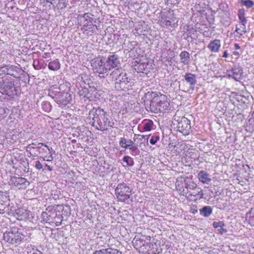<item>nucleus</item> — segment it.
<instances>
[{
  "label": "nucleus",
  "instance_id": "4be33fe9",
  "mask_svg": "<svg viewBox=\"0 0 254 254\" xmlns=\"http://www.w3.org/2000/svg\"><path fill=\"white\" fill-rule=\"evenodd\" d=\"M15 68L16 67L9 65L1 67L0 70L4 74L10 75L14 77Z\"/></svg>",
  "mask_w": 254,
  "mask_h": 254
},
{
  "label": "nucleus",
  "instance_id": "473e14b6",
  "mask_svg": "<svg viewBox=\"0 0 254 254\" xmlns=\"http://www.w3.org/2000/svg\"><path fill=\"white\" fill-rule=\"evenodd\" d=\"M38 146L36 147L39 150L40 153H47V149H48V146L46 144H44L43 143H39L38 144Z\"/></svg>",
  "mask_w": 254,
  "mask_h": 254
},
{
  "label": "nucleus",
  "instance_id": "58836bf2",
  "mask_svg": "<svg viewBox=\"0 0 254 254\" xmlns=\"http://www.w3.org/2000/svg\"><path fill=\"white\" fill-rule=\"evenodd\" d=\"M124 162L126 163L128 166H132L134 165V161L132 158L129 156H125L123 159Z\"/></svg>",
  "mask_w": 254,
  "mask_h": 254
},
{
  "label": "nucleus",
  "instance_id": "e433bc0d",
  "mask_svg": "<svg viewBox=\"0 0 254 254\" xmlns=\"http://www.w3.org/2000/svg\"><path fill=\"white\" fill-rule=\"evenodd\" d=\"M241 3L247 8H250L254 5V2L252 0H241Z\"/></svg>",
  "mask_w": 254,
  "mask_h": 254
},
{
  "label": "nucleus",
  "instance_id": "680f3d73",
  "mask_svg": "<svg viewBox=\"0 0 254 254\" xmlns=\"http://www.w3.org/2000/svg\"><path fill=\"white\" fill-rule=\"evenodd\" d=\"M208 34V32H207L206 34V32H204L203 33V36L205 37H208V36L207 35Z\"/></svg>",
  "mask_w": 254,
  "mask_h": 254
},
{
  "label": "nucleus",
  "instance_id": "9d476101",
  "mask_svg": "<svg viewBox=\"0 0 254 254\" xmlns=\"http://www.w3.org/2000/svg\"><path fill=\"white\" fill-rule=\"evenodd\" d=\"M107 65L111 70L113 68H119L120 66V60L119 56L115 54L109 55L107 58L105 57Z\"/></svg>",
  "mask_w": 254,
  "mask_h": 254
},
{
  "label": "nucleus",
  "instance_id": "423d86ee",
  "mask_svg": "<svg viewBox=\"0 0 254 254\" xmlns=\"http://www.w3.org/2000/svg\"><path fill=\"white\" fill-rule=\"evenodd\" d=\"M132 189L125 183L118 185L115 189V194L118 200L129 204L131 202L130 199Z\"/></svg>",
  "mask_w": 254,
  "mask_h": 254
},
{
  "label": "nucleus",
  "instance_id": "4d7b16f0",
  "mask_svg": "<svg viewBox=\"0 0 254 254\" xmlns=\"http://www.w3.org/2000/svg\"><path fill=\"white\" fill-rule=\"evenodd\" d=\"M27 148L29 149H34L35 148V147L33 146L32 144H29L27 146Z\"/></svg>",
  "mask_w": 254,
  "mask_h": 254
},
{
  "label": "nucleus",
  "instance_id": "39448f33",
  "mask_svg": "<svg viewBox=\"0 0 254 254\" xmlns=\"http://www.w3.org/2000/svg\"><path fill=\"white\" fill-rule=\"evenodd\" d=\"M91 65L94 71L101 75L102 77L107 76L110 71L104 57H99L92 59Z\"/></svg>",
  "mask_w": 254,
  "mask_h": 254
},
{
  "label": "nucleus",
  "instance_id": "aec40b11",
  "mask_svg": "<svg viewBox=\"0 0 254 254\" xmlns=\"http://www.w3.org/2000/svg\"><path fill=\"white\" fill-rule=\"evenodd\" d=\"M79 95L81 97H83L84 101L86 99H88L89 101L93 100L91 94L88 91V89L86 87H81V89H78L77 91Z\"/></svg>",
  "mask_w": 254,
  "mask_h": 254
},
{
  "label": "nucleus",
  "instance_id": "8fccbe9b",
  "mask_svg": "<svg viewBox=\"0 0 254 254\" xmlns=\"http://www.w3.org/2000/svg\"><path fill=\"white\" fill-rule=\"evenodd\" d=\"M137 146L134 144L133 146H131L130 148L129 149L132 153H135L137 150Z\"/></svg>",
  "mask_w": 254,
  "mask_h": 254
},
{
  "label": "nucleus",
  "instance_id": "6e6552de",
  "mask_svg": "<svg viewBox=\"0 0 254 254\" xmlns=\"http://www.w3.org/2000/svg\"><path fill=\"white\" fill-rule=\"evenodd\" d=\"M178 130L186 135L189 134L191 129L190 122L186 117H182L178 121Z\"/></svg>",
  "mask_w": 254,
  "mask_h": 254
},
{
  "label": "nucleus",
  "instance_id": "69168bd1",
  "mask_svg": "<svg viewBox=\"0 0 254 254\" xmlns=\"http://www.w3.org/2000/svg\"><path fill=\"white\" fill-rule=\"evenodd\" d=\"M150 136V134L149 135H147L146 136V140H147V142H148V138L149 137V136Z\"/></svg>",
  "mask_w": 254,
  "mask_h": 254
},
{
  "label": "nucleus",
  "instance_id": "4c0bfd02",
  "mask_svg": "<svg viewBox=\"0 0 254 254\" xmlns=\"http://www.w3.org/2000/svg\"><path fill=\"white\" fill-rule=\"evenodd\" d=\"M6 197L3 195H0V213H2L5 208V200Z\"/></svg>",
  "mask_w": 254,
  "mask_h": 254
},
{
  "label": "nucleus",
  "instance_id": "393cba45",
  "mask_svg": "<svg viewBox=\"0 0 254 254\" xmlns=\"http://www.w3.org/2000/svg\"><path fill=\"white\" fill-rule=\"evenodd\" d=\"M246 24L247 23H241L240 25H236V28L234 32L239 34V37L242 36L244 34L247 32L246 30Z\"/></svg>",
  "mask_w": 254,
  "mask_h": 254
},
{
  "label": "nucleus",
  "instance_id": "f3484780",
  "mask_svg": "<svg viewBox=\"0 0 254 254\" xmlns=\"http://www.w3.org/2000/svg\"><path fill=\"white\" fill-rule=\"evenodd\" d=\"M186 81L190 85V89L194 90V86L196 83V76L195 74L191 73H187L184 76Z\"/></svg>",
  "mask_w": 254,
  "mask_h": 254
},
{
  "label": "nucleus",
  "instance_id": "052dcab7",
  "mask_svg": "<svg viewBox=\"0 0 254 254\" xmlns=\"http://www.w3.org/2000/svg\"><path fill=\"white\" fill-rule=\"evenodd\" d=\"M208 34V32H207L206 34V32H204L203 33V36L205 37H208V36L207 35Z\"/></svg>",
  "mask_w": 254,
  "mask_h": 254
},
{
  "label": "nucleus",
  "instance_id": "412c9836",
  "mask_svg": "<svg viewBox=\"0 0 254 254\" xmlns=\"http://www.w3.org/2000/svg\"><path fill=\"white\" fill-rule=\"evenodd\" d=\"M179 57L180 62L182 64L185 65L189 64L190 61V57L189 52L185 51H183L180 54Z\"/></svg>",
  "mask_w": 254,
  "mask_h": 254
},
{
  "label": "nucleus",
  "instance_id": "f8f14e48",
  "mask_svg": "<svg viewBox=\"0 0 254 254\" xmlns=\"http://www.w3.org/2000/svg\"><path fill=\"white\" fill-rule=\"evenodd\" d=\"M56 215L55 210L47 208L41 214V222H53V219Z\"/></svg>",
  "mask_w": 254,
  "mask_h": 254
},
{
  "label": "nucleus",
  "instance_id": "b1692460",
  "mask_svg": "<svg viewBox=\"0 0 254 254\" xmlns=\"http://www.w3.org/2000/svg\"><path fill=\"white\" fill-rule=\"evenodd\" d=\"M200 214L204 217H208L212 213V208L210 206H203L199 210Z\"/></svg>",
  "mask_w": 254,
  "mask_h": 254
},
{
  "label": "nucleus",
  "instance_id": "dca6fc26",
  "mask_svg": "<svg viewBox=\"0 0 254 254\" xmlns=\"http://www.w3.org/2000/svg\"><path fill=\"white\" fill-rule=\"evenodd\" d=\"M221 45V41L216 39L210 41L207 46V48L212 53H218L220 49Z\"/></svg>",
  "mask_w": 254,
  "mask_h": 254
},
{
  "label": "nucleus",
  "instance_id": "5701e85b",
  "mask_svg": "<svg viewBox=\"0 0 254 254\" xmlns=\"http://www.w3.org/2000/svg\"><path fill=\"white\" fill-rule=\"evenodd\" d=\"M16 215L17 220L20 221H25V219L28 216V213L27 211L23 209H18L16 210Z\"/></svg>",
  "mask_w": 254,
  "mask_h": 254
},
{
  "label": "nucleus",
  "instance_id": "774afa93",
  "mask_svg": "<svg viewBox=\"0 0 254 254\" xmlns=\"http://www.w3.org/2000/svg\"><path fill=\"white\" fill-rule=\"evenodd\" d=\"M190 183H191V184H192V185L191 186V187H192V188H193V187H194V184H193V183L192 182H190Z\"/></svg>",
  "mask_w": 254,
  "mask_h": 254
},
{
  "label": "nucleus",
  "instance_id": "2f4dec72",
  "mask_svg": "<svg viewBox=\"0 0 254 254\" xmlns=\"http://www.w3.org/2000/svg\"><path fill=\"white\" fill-rule=\"evenodd\" d=\"M148 64L145 63L138 64V65H135L136 67L135 69L139 72H143L147 67Z\"/></svg>",
  "mask_w": 254,
  "mask_h": 254
},
{
  "label": "nucleus",
  "instance_id": "1a4fd4ad",
  "mask_svg": "<svg viewBox=\"0 0 254 254\" xmlns=\"http://www.w3.org/2000/svg\"><path fill=\"white\" fill-rule=\"evenodd\" d=\"M9 184L14 186L16 189H25L30 185V183L25 178L12 176L11 177Z\"/></svg>",
  "mask_w": 254,
  "mask_h": 254
},
{
  "label": "nucleus",
  "instance_id": "c756f323",
  "mask_svg": "<svg viewBox=\"0 0 254 254\" xmlns=\"http://www.w3.org/2000/svg\"><path fill=\"white\" fill-rule=\"evenodd\" d=\"M56 4L58 9L63 10L68 4V0H59Z\"/></svg>",
  "mask_w": 254,
  "mask_h": 254
},
{
  "label": "nucleus",
  "instance_id": "c85d7f7f",
  "mask_svg": "<svg viewBox=\"0 0 254 254\" xmlns=\"http://www.w3.org/2000/svg\"><path fill=\"white\" fill-rule=\"evenodd\" d=\"M96 20L92 21V22L83 24L84 27L86 28V30L90 29L91 31H94L95 30L97 29V25L94 24V23L96 22Z\"/></svg>",
  "mask_w": 254,
  "mask_h": 254
},
{
  "label": "nucleus",
  "instance_id": "7c9ffc66",
  "mask_svg": "<svg viewBox=\"0 0 254 254\" xmlns=\"http://www.w3.org/2000/svg\"><path fill=\"white\" fill-rule=\"evenodd\" d=\"M245 10L244 9H240L238 11V17L241 23H247V20L245 16Z\"/></svg>",
  "mask_w": 254,
  "mask_h": 254
},
{
  "label": "nucleus",
  "instance_id": "de8ad7c7",
  "mask_svg": "<svg viewBox=\"0 0 254 254\" xmlns=\"http://www.w3.org/2000/svg\"><path fill=\"white\" fill-rule=\"evenodd\" d=\"M35 168H36V169H37L38 170H40L42 169L43 168V165L38 160H37L35 162Z\"/></svg>",
  "mask_w": 254,
  "mask_h": 254
},
{
  "label": "nucleus",
  "instance_id": "09e8293b",
  "mask_svg": "<svg viewBox=\"0 0 254 254\" xmlns=\"http://www.w3.org/2000/svg\"><path fill=\"white\" fill-rule=\"evenodd\" d=\"M46 170L52 171L53 170V168L48 164H45L44 165V169H43V171H45Z\"/></svg>",
  "mask_w": 254,
  "mask_h": 254
},
{
  "label": "nucleus",
  "instance_id": "e2e57ef3",
  "mask_svg": "<svg viewBox=\"0 0 254 254\" xmlns=\"http://www.w3.org/2000/svg\"><path fill=\"white\" fill-rule=\"evenodd\" d=\"M208 34V32H207L206 34V32H204L203 33V36L205 37H208V36L207 35Z\"/></svg>",
  "mask_w": 254,
  "mask_h": 254
},
{
  "label": "nucleus",
  "instance_id": "9b49d317",
  "mask_svg": "<svg viewBox=\"0 0 254 254\" xmlns=\"http://www.w3.org/2000/svg\"><path fill=\"white\" fill-rule=\"evenodd\" d=\"M147 238L145 236H136L133 239L132 244L133 247L140 253H141Z\"/></svg>",
  "mask_w": 254,
  "mask_h": 254
},
{
  "label": "nucleus",
  "instance_id": "6ab92c4d",
  "mask_svg": "<svg viewBox=\"0 0 254 254\" xmlns=\"http://www.w3.org/2000/svg\"><path fill=\"white\" fill-rule=\"evenodd\" d=\"M197 177L199 181L203 184H208L211 181L209 174L204 171H200L198 173Z\"/></svg>",
  "mask_w": 254,
  "mask_h": 254
},
{
  "label": "nucleus",
  "instance_id": "13d9d810",
  "mask_svg": "<svg viewBox=\"0 0 254 254\" xmlns=\"http://www.w3.org/2000/svg\"><path fill=\"white\" fill-rule=\"evenodd\" d=\"M48 151L49 152V153L51 155V154H52V152L53 151V149L52 148H49L48 147V149H47V151Z\"/></svg>",
  "mask_w": 254,
  "mask_h": 254
},
{
  "label": "nucleus",
  "instance_id": "7ed1b4c3",
  "mask_svg": "<svg viewBox=\"0 0 254 254\" xmlns=\"http://www.w3.org/2000/svg\"><path fill=\"white\" fill-rule=\"evenodd\" d=\"M110 76L115 80V87L117 90H129L132 85L130 77L127 76L122 68H116L112 71Z\"/></svg>",
  "mask_w": 254,
  "mask_h": 254
},
{
  "label": "nucleus",
  "instance_id": "a18cd8bd",
  "mask_svg": "<svg viewBox=\"0 0 254 254\" xmlns=\"http://www.w3.org/2000/svg\"><path fill=\"white\" fill-rule=\"evenodd\" d=\"M198 208L196 205H192L190 206V211L192 214H195L197 212Z\"/></svg>",
  "mask_w": 254,
  "mask_h": 254
},
{
  "label": "nucleus",
  "instance_id": "a211bd4d",
  "mask_svg": "<svg viewBox=\"0 0 254 254\" xmlns=\"http://www.w3.org/2000/svg\"><path fill=\"white\" fill-rule=\"evenodd\" d=\"M141 253L143 254H154L155 253V251L153 250V245L150 243V239L147 238Z\"/></svg>",
  "mask_w": 254,
  "mask_h": 254
},
{
  "label": "nucleus",
  "instance_id": "79ce46f5",
  "mask_svg": "<svg viewBox=\"0 0 254 254\" xmlns=\"http://www.w3.org/2000/svg\"><path fill=\"white\" fill-rule=\"evenodd\" d=\"M247 127L250 131H254V118L249 120L247 123Z\"/></svg>",
  "mask_w": 254,
  "mask_h": 254
},
{
  "label": "nucleus",
  "instance_id": "0eeeda50",
  "mask_svg": "<svg viewBox=\"0 0 254 254\" xmlns=\"http://www.w3.org/2000/svg\"><path fill=\"white\" fill-rule=\"evenodd\" d=\"M0 92L10 97L17 94V90L12 81H0Z\"/></svg>",
  "mask_w": 254,
  "mask_h": 254
},
{
  "label": "nucleus",
  "instance_id": "0e129e2a",
  "mask_svg": "<svg viewBox=\"0 0 254 254\" xmlns=\"http://www.w3.org/2000/svg\"><path fill=\"white\" fill-rule=\"evenodd\" d=\"M144 135H141V138H139L138 139V140H139V141H142V140L143 138H144Z\"/></svg>",
  "mask_w": 254,
  "mask_h": 254
},
{
  "label": "nucleus",
  "instance_id": "f257e3e1",
  "mask_svg": "<svg viewBox=\"0 0 254 254\" xmlns=\"http://www.w3.org/2000/svg\"><path fill=\"white\" fill-rule=\"evenodd\" d=\"M144 98L149 99L152 98L150 104V108L154 113H164L170 109V101L167 96L153 92H147Z\"/></svg>",
  "mask_w": 254,
  "mask_h": 254
},
{
  "label": "nucleus",
  "instance_id": "a19ab883",
  "mask_svg": "<svg viewBox=\"0 0 254 254\" xmlns=\"http://www.w3.org/2000/svg\"><path fill=\"white\" fill-rule=\"evenodd\" d=\"M160 25L164 27L169 28L171 26V22L167 19H162L160 21Z\"/></svg>",
  "mask_w": 254,
  "mask_h": 254
},
{
  "label": "nucleus",
  "instance_id": "20e7f679",
  "mask_svg": "<svg viewBox=\"0 0 254 254\" xmlns=\"http://www.w3.org/2000/svg\"><path fill=\"white\" fill-rule=\"evenodd\" d=\"M65 86L54 85L49 89L48 95L59 104L65 105L71 100V94L69 93L68 89Z\"/></svg>",
  "mask_w": 254,
  "mask_h": 254
},
{
  "label": "nucleus",
  "instance_id": "cd10ccee",
  "mask_svg": "<svg viewBox=\"0 0 254 254\" xmlns=\"http://www.w3.org/2000/svg\"><path fill=\"white\" fill-rule=\"evenodd\" d=\"M153 123L151 120H148L143 123L142 128L145 131H149L152 129Z\"/></svg>",
  "mask_w": 254,
  "mask_h": 254
},
{
  "label": "nucleus",
  "instance_id": "603ef678",
  "mask_svg": "<svg viewBox=\"0 0 254 254\" xmlns=\"http://www.w3.org/2000/svg\"><path fill=\"white\" fill-rule=\"evenodd\" d=\"M54 157L53 156L52 154H51V155L47 159L46 161L51 162L54 159Z\"/></svg>",
  "mask_w": 254,
  "mask_h": 254
},
{
  "label": "nucleus",
  "instance_id": "37998d69",
  "mask_svg": "<svg viewBox=\"0 0 254 254\" xmlns=\"http://www.w3.org/2000/svg\"><path fill=\"white\" fill-rule=\"evenodd\" d=\"M160 137L158 134H154L153 135L151 139H150V143L152 145H154L159 140Z\"/></svg>",
  "mask_w": 254,
  "mask_h": 254
},
{
  "label": "nucleus",
  "instance_id": "f704fd0d",
  "mask_svg": "<svg viewBox=\"0 0 254 254\" xmlns=\"http://www.w3.org/2000/svg\"><path fill=\"white\" fill-rule=\"evenodd\" d=\"M213 225L214 228L220 227V229H218V231L221 234H223L227 232V230L224 228V223H213Z\"/></svg>",
  "mask_w": 254,
  "mask_h": 254
},
{
  "label": "nucleus",
  "instance_id": "ddd939ff",
  "mask_svg": "<svg viewBox=\"0 0 254 254\" xmlns=\"http://www.w3.org/2000/svg\"><path fill=\"white\" fill-rule=\"evenodd\" d=\"M243 73V71L242 68L239 66H235L231 70L228 71L227 75L229 78H233L236 81H239L241 79Z\"/></svg>",
  "mask_w": 254,
  "mask_h": 254
},
{
  "label": "nucleus",
  "instance_id": "3c124183",
  "mask_svg": "<svg viewBox=\"0 0 254 254\" xmlns=\"http://www.w3.org/2000/svg\"><path fill=\"white\" fill-rule=\"evenodd\" d=\"M47 2H50L52 4H56L59 0H46Z\"/></svg>",
  "mask_w": 254,
  "mask_h": 254
},
{
  "label": "nucleus",
  "instance_id": "6e6d98bb",
  "mask_svg": "<svg viewBox=\"0 0 254 254\" xmlns=\"http://www.w3.org/2000/svg\"><path fill=\"white\" fill-rule=\"evenodd\" d=\"M171 2L173 4L179 3L181 0H171Z\"/></svg>",
  "mask_w": 254,
  "mask_h": 254
},
{
  "label": "nucleus",
  "instance_id": "2eb2a0df",
  "mask_svg": "<svg viewBox=\"0 0 254 254\" xmlns=\"http://www.w3.org/2000/svg\"><path fill=\"white\" fill-rule=\"evenodd\" d=\"M8 235L11 240L8 239L7 241H10V242L13 244H19L25 237L24 235L18 232V230H17L16 233H15V231H12L11 232H9Z\"/></svg>",
  "mask_w": 254,
  "mask_h": 254
},
{
  "label": "nucleus",
  "instance_id": "5fc2aeb1",
  "mask_svg": "<svg viewBox=\"0 0 254 254\" xmlns=\"http://www.w3.org/2000/svg\"><path fill=\"white\" fill-rule=\"evenodd\" d=\"M234 49L235 50H239L240 49V46H239V45L237 43H235L234 44Z\"/></svg>",
  "mask_w": 254,
  "mask_h": 254
},
{
  "label": "nucleus",
  "instance_id": "bf43d9fd",
  "mask_svg": "<svg viewBox=\"0 0 254 254\" xmlns=\"http://www.w3.org/2000/svg\"><path fill=\"white\" fill-rule=\"evenodd\" d=\"M233 55L235 56H238L239 55V53L238 52L235 51L233 52Z\"/></svg>",
  "mask_w": 254,
  "mask_h": 254
},
{
  "label": "nucleus",
  "instance_id": "49530a36",
  "mask_svg": "<svg viewBox=\"0 0 254 254\" xmlns=\"http://www.w3.org/2000/svg\"><path fill=\"white\" fill-rule=\"evenodd\" d=\"M134 144L133 141H132L131 139H128L127 143L126 145V146H125V149H129L131 146H133Z\"/></svg>",
  "mask_w": 254,
  "mask_h": 254
},
{
  "label": "nucleus",
  "instance_id": "4468645a",
  "mask_svg": "<svg viewBox=\"0 0 254 254\" xmlns=\"http://www.w3.org/2000/svg\"><path fill=\"white\" fill-rule=\"evenodd\" d=\"M187 193H188V198L194 201L202 198L204 195L202 190L198 188L195 189L192 192H188Z\"/></svg>",
  "mask_w": 254,
  "mask_h": 254
},
{
  "label": "nucleus",
  "instance_id": "c03bdc74",
  "mask_svg": "<svg viewBox=\"0 0 254 254\" xmlns=\"http://www.w3.org/2000/svg\"><path fill=\"white\" fill-rule=\"evenodd\" d=\"M127 141V140L125 138L121 137L119 142L120 146L125 148V146H126Z\"/></svg>",
  "mask_w": 254,
  "mask_h": 254
},
{
  "label": "nucleus",
  "instance_id": "c9c22d12",
  "mask_svg": "<svg viewBox=\"0 0 254 254\" xmlns=\"http://www.w3.org/2000/svg\"><path fill=\"white\" fill-rule=\"evenodd\" d=\"M42 108L44 111L49 113L52 109V106L49 102L44 101L42 103Z\"/></svg>",
  "mask_w": 254,
  "mask_h": 254
},
{
  "label": "nucleus",
  "instance_id": "a878e982",
  "mask_svg": "<svg viewBox=\"0 0 254 254\" xmlns=\"http://www.w3.org/2000/svg\"><path fill=\"white\" fill-rule=\"evenodd\" d=\"M60 67L61 64L58 59L50 62L48 64V68L52 70H58Z\"/></svg>",
  "mask_w": 254,
  "mask_h": 254
},
{
  "label": "nucleus",
  "instance_id": "338daca9",
  "mask_svg": "<svg viewBox=\"0 0 254 254\" xmlns=\"http://www.w3.org/2000/svg\"><path fill=\"white\" fill-rule=\"evenodd\" d=\"M190 185H188V186L186 187V188H187V189H188V188H189L190 189H191V187H190Z\"/></svg>",
  "mask_w": 254,
  "mask_h": 254
},
{
  "label": "nucleus",
  "instance_id": "ea45409f",
  "mask_svg": "<svg viewBox=\"0 0 254 254\" xmlns=\"http://www.w3.org/2000/svg\"><path fill=\"white\" fill-rule=\"evenodd\" d=\"M27 253V254H43V253L37 248H34L32 246L28 247Z\"/></svg>",
  "mask_w": 254,
  "mask_h": 254
},
{
  "label": "nucleus",
  "instance_id": "72a5a7b5",
  "mask_svg": "<svg viewBox=\"0 0 254 254\" xmlns=\"http://www.w3.org/2000/svg\"><path fill=\"white\" fill-rule=\"evenodd\" d=\"M83 17L84 19V21L83 24L92 22V21H94V20H96V19H95L93 17V15L90 13H85L83 15Z\"/></svg>",
  "mask_w": 254,
  "mask_h": 254
},
{
  "label": "nucleus",
  "instance_id": "f03ea898",
  "mask_svg": "<svg viewBox=\"0 0 254 254\" xmlns=\"http://www.w3.org/2000/svg\"><path fill=\"white\" fill-rule=\"evenodd\" d=\"M89 117L92 118V126L99 130H106L107 127H113L114 125L109 121L108 115L100 108H93L89 112Z\"/></svg>",
  "mask_w": 254,
  "mask_h": 254
},
{
  "label": "nucleus",
  "instance_id": "864d4df0",
  "mask_svg": "<svg viewBox=\"0 0 254 254\" xmlns=\"http://www.w3.org/2000/svg\"><path fill=\"white\" fill-rule=\"evenodd\" d=\"M228 57V54L227 51H225L222 55V57L226 58H227Z\"/></svg>",
  "mask_w": 254,
  "mask_h": 254
},
{
  "label": "nucleus",
  "instance_id": "bb28decb",
  "mask_svg": "<svg viewBox=\"0 0 254 254\" xmlns=\"http://www.w3.org/2000/svg\"><path fill=\"white\" fill-rule=\"evenodd\" d=\"M245 220L247 222H254V208H252L251 210L247 212L245 216Z\"/></svg>",
  "mask_w": 254,
  "mask_h": 254
}]
</instances>
